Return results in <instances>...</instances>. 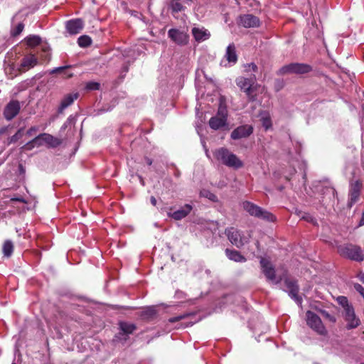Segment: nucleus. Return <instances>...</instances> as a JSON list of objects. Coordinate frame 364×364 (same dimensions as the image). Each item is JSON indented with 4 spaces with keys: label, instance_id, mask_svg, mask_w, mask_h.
<instances>
[{
    "label": "nucleus",
    "instance_id": "obj_1",
    "mask_svg": "<svg viewBox=\"0 0 364 364\" xmlns=\"http://www.w3.org/2000/svg\"><path fill=\"white\" fill-rule=\"evenodd\" d=\"M215 158L223 165L238 169L243 166V162L227 148L221 147L213 151Z\"/></svg>",
    "mask_w": 364,
    "mask_h": 364
},
{
    "label": "nucleus",
    "instance_id": "obj_2",
    "mask_svg": "<svg viewBox=\"0 0 364 364\" xmlns=\"http://www.w3.org/2000/svg\"><path fill=\"white\" fill-rule=\"evenodd\" d=\"M242 207L251 216L262 219L268 222H274L276 220L275 216L270 212L263 209L256 204L245 201L242 203Z\"/></svg>",
    "mask_w": 364,
    "mask_h": 364
},
{
    "label": "nucleus",
    "instance_id": "obj_3",
    "mask_svg": "<svg viewBox=\"0 0 364 364\" xmlns=\"http://www.w3.org/2000/svg\"><path fill=\"white\" fill-rule=\"evenodd\" d=\"M313 68L307 63H291L282 66L278 70L277 74L278 75H284L287 74L304 75L311 73Z\"/></svg>",
    "mask_w": 364,
    "mask_h": 364
},
{
    "label": "nucleus",
    "instance_id": "obj_4",
    "mask_svg": "<svg viewBox=\"0 0 364 364\" xmlns=\"http://www.w3.org/2000/svg\"><path fill=\"white\" fill-rule=\"evenodd\" d=\"M339 254L347 259L362 262L364 260V255L360 247L354 245H347L338 247Z\"/></svg>",
    "mask_w": 364,
    "mask_h": 364
},
{
    "label": "nucleus",
    "instance_id": "obj_5",
    "mask_svg": "<svg viewBox=\"0 0 364 364\" xmlns=\"http://www.w3.org/2000/svg\"><path fill=\"white\" fill-rule=\"evenodd\" d=\"M225 234L229 241L237 248L242 247L248 242V240L243 235L242 232L233 227L226 228Z\"/></svg>",
    "mask_w": 364,
    "mask_h": 364
},
{
    "label": "nucleus",
    "instance_id": "obj_6",
    "mask_svg": "<svg viewBox=\"0 0 364 364\" xmlns=\"http://www.w3.org/2000/svg\"><path fill=\"white\" fill-rule=\"evenodd\" d=\"M307 325L319 335L324 336L327 333L325 326L323 325L320 317L311 311L306 312Z\"/></svg>",
    "mask_w": 364,
    "mask_h": 364
},
{
    "label": "nucleus",
    "instance_id": "obj_7",
    "mask_svg": "<svg viewBox=\"0 0 364 364\" xmlns=\"http://www.w3.org/2000/svg\"><path fill=\"white\" fill-rule=\"evenodd\" d=\"M119 332L115 335L117 340L126 342L129 335L132 334L136 329V326L134 323L127 321H120L118 323Z\"/></svg>",
    "mask_w": 364,
    "mask_h": 364
},
{
    "label": "nucleus",
    "instance_id": "obj_8",
    "mask_svg": "<svg viewBox=\"0 0 364 364\" xmlns=\"http://www.w3.org/2000/svg\"><path fill=\"white\" fill-rule=\"evenodd\" d=\"M284 285L287 288L285 290L289 296L295 301L298 305H301L302 298L299 296V287L297 282L294 279L287 278L284 279Z\"/></svg>",
    "mask_w": 364,
    "mask_h": 364
},
{
    "label": "nucleus",
    "instance_id": "obj_9",
    "mask_svg": "<svg viewBox=\"0 0 364 364\" xmlns=\"http://www.w3.org/2000/svg\"><path fill=\"white\" fill-rule=\"evenodd\" d=\"M168 36L172 41L179 46L186 45L189 40V36L186 32L177 28L169 29Z\"/></svg>",
    "mask_w": 364,
    "mask_h": 364
},
{
    "label": "nucleus",
    "instance_id": "obj_10",
    "mask_svg": "<svg viewBox=\"0 0 364 364\" xmlns=\"http://www.w3.org/2000/svg\"><path fill=\"white\" fill-rule=\"evenodd\" d=\"M362 188V183L359 181H355L350 183L348 206L351 208L359 199L360 191Z\"/></svg>",
    "mask_w": 364,
    "mask_h": 364
},
{
    "label": "nucleus",
    "instance_id": "obj_11",
    "mask_svg": "<svg viewBox=\"0 0 364 364\" xmlns=\"http://www.w3.org/2000/svg\"><path fill=\"white\" fill-rule=\"evenodd\" d=\"M343 313L344 318L347 322V329H353L357 328L360 324V319L356 316L353 306L346 309Z\"/></svg>",
    "mask_w": 364,
    "mask_h": 364
},
{
    "label": "nucleus",
    "instance_id": "obj_12",
    "mask_svg": "<svg viewBox=\"0 0 364 364\" xmlns=\"http://www.w3.org/2000/svg\"><path fill=\"white\" fill-rule=\"evenodd\" d=\"M253 132V127L251 125L245 124L237 127L235 129L231 134V139L234 140L240 139L242 138H247L250 136Z\"/></svg>",
    "mask_w": 364,
    "mask_h": 364
},
{
    "label": "nucleus",
    "instance_id": "obj_13",
    "mask_svg": "<svg viewBox=\"0 0 364 364\" xmlns=\"http://www.w3.org/2000/svg\"><path fill=\"white\" fill-rule=\"evenodd\" d=\"M20 109L19 102L17 100H11L4 108V116L6 119L10 121L18 114Z\"/></svg>",
    "mask_w": 364,
    "mask_h": 364
},
{
    "label": "nucleus",
    "instance_id": "obj_14",
    "mask_svg": "<svg viewBox=\"0 0 364 364\" xmlns=\"http://www.w3.org/2000/svg\"><path fill=\"white\" fill-rule=\"evenodd\" d=\"M235 82L237 86L240 89L241 91L245 90L249 86H253L254 84L257 83V77L255 74H250L249 76H240L236 78Z\"/></svg>",
    "mask_w": 364,
    "mask_h": 364
},
{
    "label": "nucleus",
    "instance_id": "obj_15",
    "mask_svg": "<svg viewBox=\"0 0 364 364\" xmlns=\"http://www.w3.org/2000/svg\"><path fill=\"white\" fill-rule=\"evenodd\" d=\"M260 264L262 272L269 281L274 282L276 279L275 269L271 262L264 258L260 259Z\"/></svg>",
    "mask_w": 364,
    "mask_h": 364
},
{
    "label": "nucleus",
    "instance_id": "obj_16",
    "mask_svg": "<svg viewBox=\"0 0 364 364\" xmlns=\"http://www.w3.org/2000/svg\"><path fill=\"white\" fill-rule=\"evenodd\" d=\"M79 96L80 95L77 92H71L65 95L63 97L60 104L58 108V112L60 114L63 113L67 107L73 105L75 100H76L79 97Z\"/></svg>",
    "mask_w": 364,
    "mask_h": 364
},
{
    "label": "nucleus",
    "instance_id": "obj_17",
    "mask_svg": "<svg viewBox=\"0 0 364 364\" xmlns=\"http://www.w3.org/2000/svg\"><path fill=\"white\" fill-rule=\"evenodd\" d=\"M83 26V21L80 18H75L67 21L65 28L70 35H76L82 30Z\"/></svg>",
    "mask_w": 364,
    "mask_h": 364
},
{
    "label": "nucleus",
    "instance_id": "obj_18",
    "mask_svg": "<svg viewBox=\"0 0 364 364\" xmlns=\"http://www.w3.org/2000/svg\"><path fill=\"white\" fill-rule=\"evenodd\" d=\"M193 207L190 204H186L181 207L180 209L173 211V213H168V216L176 220H180L186 218L192 210Z\"/></svg>",
    "mask_w": 364,
    "mask_h": 364
},
{
    "label": "nucleus",
    "instance_id": "obj_19",
    "mask_svg": "<svg viewBox=\"0 0 364 364\" xmlns=\"http://www.w3.org/2000/svg\"><path fill=\"white\" fill-rule=\"evenodd\" d=\"M240 23L245 28L258 27L259 19L252 14H245L240 16Z\"/></svg>",
    "mask_w": 364,
    "mask_h": 364
},
{
    "label": "nucleus",
    "instance_id": "obj_20",
    "mask_svg": "<svg viewBox=\"0 0 364 364\" xmlns=\"http://www.w3.org/2000/svg\"><path fill=\"white\" fill-rule=\"evenodd\" d=\"M191 32L194 39L197 42L206 41L210 37V32L203 27H193Z\"/></svg>",
    "mask_w": 364,
    "mask_h": 364
},
{
    "label": "nucleus",
    "instance_id": "obj_21",
    "mask_svg": "<svg viewBox=\"0 0 364 364\" xmlns=\"http://www.w3.org/2000/svg\"><path fill=\"white\" fill-rule=\"evenodd\" d=\"M38 64V59L34 55H26L21 62V70L25 71L33 68Z\"/></svg>",
    "mask_w": 364,
    "mask_h": 364
},
{
    "label": "nucleus",
    "instance_id": "obj_22",
    "mask_svg": "<svg viewBox=\"0 0 364 364\" xmlns=\"http://www.w3.org/2000/svg\"><path fill=\"white\" fill-rule=\"evenodd\" d=\"M156 310L154 306H147L139 313L141 320L149 321L153 320L156 316Z\"/></svg>",
    "mask_w": 364,
    "mask_h": 364
},
{
    "label": "nucleus",
    "instance_id": "obj_23",
    "mask_svg": "<svg viewBox=\"0 0 364 364\" xmlns=\"http://www.w3.org/2000/svg\"><path fill=\"white\" fill-rule=\"evenodd\" d=\"M225 255L230 260L236 262H245L247 261L246 257L241 255V253L237 250L227 248L225 249Z\"/></svg>",
    "mask_w": 364,
    "mask_h": 364
},
{
    "label": "nucleus",
    "instance_id": "obj_24",
    "mask_svg": "<svg viewBox=\"0 0 364 364\" xmlns=\"http://www.w3.org/2000/svg\"><path fill=\"white\" fill-rule=\"evenodd\" d=\"M209 126L214 130H218L227 125V120L225 117H219V116L212 117L209 120Z\"/></svg>",
    "mask_w": 364,
    "mask_h": 364
},
{
    "label": "nucleus",
    "instance_id": "obj_25",
    "mask_svg": "<svg viewBox=\"0 0 364 364\" xmlns=\"http://www.w3.org/2000/svg\"><path fill=\"white\" fill-rule=\"evenodd\" d=\"M40 137V141L46 143L52 147H56L60 144V141L49 134H41L38 135Z\"/></svg>",
    "mask_w": 364,
    "mask_h": 364
},
{
    "label": "nucleus",
    "instance_id": "obj_26",
    "mask_svg": "<svg viewBox=\"0 0 364 364\" xmlns=\"http://www.w3.org/2000/svg\"><path fill=\"white\" fill-rule=\"evenodd\" d=\"M226 60L230 63H236L237 61V55L236 53V48L234 43H230L226 48L225 55Z\"/></svg>",
    "mask_w": 364,
    "mask_h": 364
},
{
    "label": "nucleus",
    "instance_id": "obj_27",
    "mask_svg": "<svg viewBox=\"0 0 364 364\" xmlns=\"http://www.w3.org/2000/svg\"><path fill=\"white\" fill-rule=\"evenodd\" d=\"M259 85L257 83L253 85V86H249V87H246L242 90L244 92L250 102H255L257 100V89Z\"/></svg>",
    "mask_w": 364,
    "mask_h": 364
},
{
    "label": "nucleus",
    "instance_id": "obj_28",
    "mask_svg": "<svg viewBox=\"0 0 364 364\" xmlns=\"http://www.w3.org/2000/svg\"><path fill=\"white\" fill-rule=\"evenodd\" d=\"M14 243L10 240H6L2 247V252L4 257H10L14 252Z\"/></svg>",
    "mask_w": 364,
    "mask_h": 364
},
{
    "label": "nucleus",
    "instance_id": "obj_29",
    "mask_svg": "<svg viewBox=\"0 0 364 364\" xmlns=\"http://www.w3.org/2000/svg\"><path fill=\"white\" fill-rule=\"evenodd\" d=\"M71 68V65L62 66L55 68L50 70V74L62 73L65 78H70L73 76V73L67 71L68 68Z\"/></svg>",
    "mask_w": 364,
    "mask_h": 364
},
{
    "label": "nucleus",
    "instance_id": "obj_30",
    "mask_svg": "<svg viewBox=\"0 0 364 364\" xmlns=\"http://www.w3.org/2000/svg\"><path fill=\"white\" fill-rule=\"evenodd\" d=\"M182 0H171L169 4V9L172 13H178L184 11L186 7L182 4Z\"/></svg>",
    "mask_w": 364,
    "mask_h": 364
},
{
    "label": "nucleus",
    "instance_id": "obj_31",
    "mask_svg": "<svg viewBox=\"0 0 364 364\" xmlns=\"http://www.w3.org/2000/svg\"><path fill=\"white\" fill-rule=\"evenodd\" d=\"M27 45L31 47H35L41 43V38L36 35H30L25 38Z\"/></svg>",
    "mask_w": 364,
    "mask_h": 364
},
{
    "label": "nucleus",
    "instance_id": "obj_32",
    "mask_svg": "<svg viewBox=\"0 0 364 364\" xmlns=\"http://www.w3.org/2000/svg\"><path fill=\"white\" fill-rule=\"evenodd\" d=\"M42 145V143L40 141V137L39 136H37L34 139H33L31 141L27 142L23 146V149L25 150H31L33 147L36 146H41Z\"/></svg>",
    "mask_w": 364,
    "mask_h": 364
},
{
    "label": "nucleus",
    "instance_id": "obj_33",
    "mask_svg": "<svg viewBox=\"0 0 364 364\" xmlns=\"http://www.w3.org/2000/svg\"><path fill=\"white\" fill-rule=\"evenodd\" d=\"M77 43L81 48H86L91 45L92 39L90 36L84 35L81 36L77 39Z\"/></svg>",
    "mask_w": 364,
    "mask_h": 364
},
{
    "label": "nucleus",
    "instance_id": "obj_34",
    "mask_svg": "<svg viewBox=\"0 0 364 364\" xmlns=\"http://www.w3.org/2000/svg\"><path fill=\"white\" fill-rule=\"evenodd\" d=\"M196 314L193 313V312H191V313H185V314H180L177 316H173V317H171L168 318V322L169 323H176V322H178L181 320H183V319H185V318H187L191 316H194Z\"/></svg>",
    "mask_w": 364,
    "mask_h": 364
},
{
    "label": "nucleus",
    "instance_id": "obj_35",
    "mask_svg": "<svg viewBox=\"0 0 364 364\" xmlns=\"http://www.w3.org/2000/svg\"><path fill=\"white\" fill-rule=\"evenodd\" d=\"M336 301L340 306L343 307V310L353 306L352 304L349 302L348 298L345 296H338L336 298Z\"/></svg>",
    "mask_w": 364,
    "mask_h": 364
},
{
    "label": "nucleus",
    "instance_id": "obj_36",
    "mask_svg": "<svg viewBox=\"0 0 364 364\" xmlns=\"http://www.w3.org/2000/svg\"><path fill=\"white\" fill-rule=\"evenodd\" d=\"M23 28H24V24L23 23L21 22V23H18V25L15 28H14L11 30V36L12 37L18 36V35H20L21 33Z\"/></svg>",
    "mask_w": 364,
    "mask_h": 364
},
{
    "label": "nucleus",
    "instance_id": "obj_37",
    "mask_svg": "<svg viewBox=\"0 0 364 364\" xmlns=\"http://www.w3.org/2000/svg\"><path fill=\"white\" fill-rule=\"evenodd\" d=\"M261 122L262 126L265 128L266 130L272 127V120L268 114L262 116L261 118Z\"/></svg>",
    "mask_w": 364,
    "mask_h": 364
},
{
    "label": "nucleus",
    "instance_id": "obj_38",
    "mask_svg": "<svg viewBox=\"0 0 364 364\" xmlns=\"http://www.w3.org/2000/svg\"><path fill=\"white\" fill-rule=\"evenodd\" d=\"M100 87V83L92 81L88 82L85 85V88L87 90H98Z\"/></svg>",
    "mask_w": 364,
    "mask_h": 364
},
{
    "label": "nucleus",
    "instance_id": "obj_39",
    "mask_svg": "<svg viewBox=\"0 0 364 364\" xmlns=\"http://www.w3.org/2000/svg\"><path fill=\"white\" fill-rule=\"evenodd\" d=\"M245 71L247 73L252 71L255 74L258 71V67L254 63H248L245 65Z\"/></svg>",
    "mask_w": 364,
    "mask_h": 364
},
{
    "label": "nucleus",
    "instance_id": "obj_40",
    "mask_svg": "<svg viewBox=\"0 0 364 364\" xmlns=\"http://www.w3.org/2000/svg\"><path fill=\"white\" fill-rule=\"evenodd\" d=\"M215 116H219V117H225L226 120L228 119V112L225 107L220 106Z\"/></svg>",
    "mask_w": 364,
    "mask_h": 364
},
{
    "label": "nucleus",
    "instance_id": "obj_41",
    "mask_svg": "<svg viewBox=\"0 0 364 364\" xmlns=\"http://www.w3.org/2000/svg\"><path fill=\"white\" fill-rule=\"evenodd\" d=\"M322 315L328 318L330 321L335 323L336 321V318L334 316L331 315L328 311H321Z\"/></svg>",
    "mask_w": 364,
    "mask_h": 364
},
{
    "label": "nucleus",
    "instance_id": "obj_42",
    "mask_svg": "<svg viewBox=\"0 0 364 364\" xmlns=\"http://www.w3.org/2000/svg\"><path fill=\"white\" fill-rule=\"evenodd\" d=\"M326 192L332 195L333 198H335L337 196V192L333 187H326Z\"/></svg>",
    "mask_w": 364,
    "mask_h": 364
},
{
    "label": "nucleus",
    "instance_id": "obj_43",
    "mask_svg": "<svg viewBox=\"0 0 364 364\" xmlns=\"http://www.w3.org/2000/svg\"><path fill=\"white\" fill-rule=\"evenodd\" d=\"M11 201H13V202H21V203H26V200L21 196H19V197H14V198H11Z\"/></svg>",
    "mask_w": 364,
    "mask_h": 364
},
{
    "label": "nucleus",
    "instance_id": "obj_44",
    "mask_svg": "<svg viewBox=\"0 0 364 364\" xmlns=\"http://www.w3.org/2000/svg\"><path fill=\"white\" fill-rule=\"evenodd\" d=\"M301 218L304 220H306L308 222H312L314 220V218H312V216L309 214V213H304L302 216H301Z\"/></svg>",
    "mask_w": 364,
    "mask_h": 364
},
{
    "label": "nucleus",
    "instance_id": "obj_45",
    "mask_svg": "<svg viewBox=\"0 0 364 364\" xmlns=\"http://www.w3.org/2000/svg\"><path fill=\"white\" fill-rule=\"evenodd\" d=\"M38 130V128L36 127H31L26 132V134L28 136H31L34 132H36Z\"/></svg>",
    "mask_w": 364,
    "mask_h": 364
},
{
    "label": "nucleus",
    "instance_id": "obj_46",
    "mask_svg": "<svg viewBox=\"0 0 364 364\" xmlns=\"http://www.w3.org/2000/svg\"><path fill=\"white\" fill-rule=\"evenodd\" d=\"M18 132L17 133H16L14 135H13L11 138H10V143H14L16 142L18 138H19V136H18Z\"/></svg>",
    "mask_w": 364,
    "mask_h": 364
},
{
    "label": "nucleus",
    "instance_id": "obj_47",
    "mask_svg": "<svg viewBox=\"0 0 364 364\" xmlns=\"http://www.w3.org/2000/svg\"><path fill=\"white\" fill-rule=\"evenodd\" d=\"M207 197L212 201H217V200H218L217 196L212 193H209V194L207 196Z\"/></svg>",
    "mask_w": 364,
    "mask_h": 364
},
{
    "label": "nucleus",
    "instance_id": "obj_48",
    "mask_svg": "<svg viewBox=\"0 0 364 364\" xmlns=\"http://www.w3.org/2000/svg\"><path fill=\"white\" fill-rule=\"evenodd\" d=\"M275 87H276V90L279 91L282 87V82L278 80L277 82Z\"/></svg>",
    "mask_w": 364,
    "mask_h": 364
},
{
    "label": "nucleus",
    "instance_id": "obj_49",
    "mask_svg": "<svg viewBox=\"0 0 364 364\" xmlns=\"http://www.w3.org/2000/svg\"><path fill=\"white\" fill-rule=\"evenodd\" d=\"M358 278L359 280L364 284V273L360 272L358 274Z\"/></svg>",
    "mask_w": 364,
    "mask_h": 364
},
{
    "label": "nucleus",
    "instance_id": "obj_50",
    "mask_svg": "<svg viewBox=\"0 0 364 364\" xmlns=\"http://www.w3.org/2000/svg\"><path fill=\"white\" fill-rule=\"evenodd\" d=\"M144 160H145V161H146V164H147L148 166H151V165L152 164V163H153L152 159H150V158H149V157H145V158H144Z\"/></svg>",
    "mask_w": 364,
    "mask_h": 364
},
{
    "label": "nucleus",
    "instance_id": "obj_51",
    "mask_svg": "<svg viewBox=\"0 0 364 364\" xmlns=\"http://www.w3.org/2000/svg\"><path fill=\"white\" fill-rule=\"evenodd\" d=\"M150 200H151V203L153 205H156V199L154 196H151V198H150Z\"/></svg>",
    "mask_w": 364,
    "mask_h": 364
},
{
    "label": "nucleus",
    "instance_id": "obj_52",
    "mask_svg": "<svg viewBox=\"0 0 364 364\" xmlns=\"http://www.w3.org/2000/svg\"><path fill=\"white\" fill-rule=\"evenodd\" d=\"M364 225V211L362 214V217L359 221V225L361 226V225Z\"/></svg>",
    "mask_w": 364,
    "mask_h": 364
},
{
    "label": "nucleus",
    "instance_id": "obj_53",
    "mask_svg": "<svg viewBox=\"0 0 364 364\" xmlns=\"http://www.w3.org/2000/svg\"><path fill=\"white\" fill-rule=\"evenodd\" d=\"M176 296L177 297L180 298L181 297V294H183V293L182 291H176Z\"/></svg>",
    "mask_w": 364,
    "mask_h": 364
},
{
    "label": "nucleus",
    "instance_id": "obj_54",
    "mask_svg": "<svg viewBox=\"0 0 364 364\" xmlns=\"http://www.w3.org/2000/svg\"><path fill=\"white\" fill-rule=\"evenodd\" d=\"M193 322H189L188 323H186L184 326V328L188 327V326H193Z\"/></svg>",
    "mask_w": 364,
    "mask_h": 364
},
{
    "label": "nucleus",
    "instance_id": "obj_55",
    "mask_svg": "<svg viewBox=\"0 0 364 364\" xmlns=\"http://www.w3.org/2000/svg\"><path fill=\"white\" fill-rule=\"evenodd\" d=\"M182 1L188 4L191 0H182Z\"/></svg>",
    "mask_w": 364,
    "mask_h": 364
},
{
    "label": "nucleus",
    "instance_id": "obj_56",
    "mask_svg": "<svg viewBox=\"0 0 364 364\" xmlns=\"http://www.w3.org/2000/svg\"><path fill=\"white\" fill-rule=\"evenodd\" d=\"M11 364H16L14 362H13Z\"/></svg>",
    "mask_w": 364,
    "mask_h": 364
},
{
    "label": "nucleus",
    "instance_id": "obj_57",
    "mask_svg": "<svg viewBox=\"0 0 364 364\" xmlns=\"http://www.w3.org/2000/svg\"><path fill=\"white\" fill-rule=\"evenodd\" d=\"M360 364H364V363H360Z\"/></svg>",
    "mask_w": 364,
    "mask_h": 364
}]
</instances>
